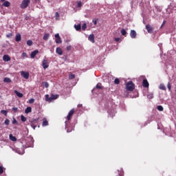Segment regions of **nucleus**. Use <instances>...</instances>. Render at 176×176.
<instances>
[{
    "instance_id": "obj_1",
    "label": "nucleus",
    "mask_w": 176,
    "mask_h": 176,
    "mask_svg": "<svg viewBox=\"0 0 176 176\" xmlns=\"http://www.w3.org/2000/svg\"><path fill=\"white\" fill-rule=\"evenodd\" d=\"M126 91H133L135 89V85L133 81H129L126 83Z\"/></svg>"
},
{
    "instance_id": "obj_2",
    "label": "nucleus",
    "mask_w": 176,
    "mask_h": 176,
    "mask_svg": "<svg viewBox=\"0 0 176 176\" xmlns=\"http://www.w3.org/2000/svg\"><path fill=\"white\" fill-rule=\"evenodd\" d=\"M38 122H39V118L32 119L30 120V126L31 127H32L34 130L36 129V126H38Z\"/></svg>"
},
{
    "instance_id": "obj_3",
    "label": "nucleus",
    "mask_w": 176,
    "mask_h": 176,
    "mask_svg": "<svg viewBox=\"0 0 176 176\" xmlns=\"http://www.w3.org/2000/svg\"><path fill=\"white\" fill-rule=\"evenodd\" d=\"M30 3L31 0H23L20 6L21 9H26V8H28Z\"/></svg>"
},
{
    "instance_id": "obj_4",
    "label": "nucleus",
    "mask_w": 176,
    "mask_h": 176,
    "mask_svg": "<svg viewBox=\"0 0 176 176\" xmlns=\"http://www.w3.org/2000/svg\"><path fill=\"white\" fill-rule=\"evenodd\" d=\"M42 65L44 69L49 68V63L47 62V59L46 58L43 60Z\"/></svg>"
},
{
    "instance_id": "obj_5",
    "label": "nucleus",
    "mask_w": 176,
    "mask_h": 176,
    "mask_svg": "<svg viewBox=\"0 0 176 176\" xmlns=\"http://www.w3.org/2000/svg\"><path fill=\"white\" fill-rule=\"evenodd\" d=\"M74 113H75V110L72 109V110L69 111L67 116V120H71V119L72 118V116H74Z\"/></svg>"
},
{
    "instance_id": "obj_6",
    "label": "nucleus",
    "mask_w": 176,
    "mask_h": 176,
    "mask_svg": "<svg viewBox=\"0 0 176 176\" xmlns=\"http://www.w3.org/2000/svg\"><path fill=\"white\" fill-rule=\"evenodd\" d=\"M21 75L23 76V78H24V79H28L30 78V73L27 72H21Z\"/></svg>"
},
{
    "instance_id": "obj_7",
    "label": "nucleus",
    "mask_w": 176,
    "mask_h": 176,
    "mask_svg": "<svg viewBox=\"0 0 176 176\" xmlns=\"http://www.w3.org/2000/svg\"><path fill=\"white\" fill-rule=\"evenodd\" d=\"M146 30H147L148 34H152V32H153V28H152V26H151V25L149 24H147L146 25Z\"/></svg>"
},
{
    "instance_id": "obj_8",
    "label": "nucleus",
    "mask_w": 176,
    "mask_h": 176,
    "mask_svg": "<svg viewBox=\"0 0 176 176\" xmlns=\"http://www.w3.org/2000/svg\"><path fill=\"white\" fill-rule=\"evenodd\" d=\"M130 36L132 39H135V38H137V32L135 30H131Z\"/></svg>"
},
{
    "instance_id": "obj_9",
    "label": "nucleus",
    "mask_w": 176,
    "mask_h": 176,
    "mask_svg": "<svg viewBox=\"0 0 176 176\" xmlns=\"http://www.w3.org/2000/svg\"><path fill=\"white\" fill-rule=\"evenodd\" d=\"M142 86L143 87H149V82L146 78L144 79L142 81Z\"/></svg>"
},
{
    "instance_id": "obj_10",
    "label": "nucleus",
    "mask_w": 176,
    "mask_h": 176,
    "mask_svg": "<svg viewBox=\"0 0 176 176\" xmlns=\"http://www.w3.org/2000/svg\"><path fill=\"white\" fill-rule=\"evenodd\" d=\"M38 53H39V51L38 50H36L33 52H32L30 57L31 58H35V56H36V54H38Z\"/></svg>"
},
{
    "instance_id": "obj_11",
    "label": "nucleus",
    "mask_w": 176,
    "mask_h": 176,
    "mask_svg": "<svg viewBox=\"0 0 176 176\" xmlns=\"http://www.w3.org/2000/svg\"><path fill=\"white\" fill-rule=\"evenodd\" d=\"M56 53L57 54H59V56H63V50L58 47L56 48Z\"/></svg>"
},
{
    "instance_id": "obj_12",
    "label": "nucleus",
    "mask_w": 176,
    "mask_h": 176,
    "mask_svg": "<svg viewBox=\"0 0 176 176\" xmlns=\"http://www.w3.org/2000/svg\"><path fill=\"white\" fill-rule=\"evenodd\" d=\"M88 39H89V41H90V42H91L92 43H94V42H96L95 41V40H94V34H90L89 36V37H88Z\"/></svg>"
},
{
    "instance_id": "obj_13",
    "label": "nucleus",
    "mask_w": 176,
    "mask_h": 176,
    "mask_svg": "<svg viewBox=\"0 0 176 176\" xmlns=\"http://www.w3.org/2000/svg\"><path fill=\"white\" fill-rule=\"evenodd\" d=\"M2 6H4L5 8H9V6H10V2L6 1L3 3Z\"/></svg>"
},
{
    "instance_id": "obj_14",
    "label": "nucleus",
    "mask_w": 176,
    "mask_h": 176,
    "mask_svg": "<svg viewBox=\"0 0 176 176\" xmlns=\"http://www.w3.org/2000/svg\"><path fill=\"white\" fill-rule=\"evenodd\" d=\"M3 61H10V56L9 55H3Z\"/></svg>"
},
{
    "instance_id": "obj_15",
    "label": "nucleus",
    "mask_w": 176,
    "mask_h": 176,
    "mask_svg": "<svg viewBox=\"0 0 176 176\" xmlns=\"http://www.w3.org/2000/svg\"><path fill=\"white\" fill-rule=\"evenodd\" d=\"M16 42H20L21 41V35L20 34H17L15 38Z\"/></svg>"
},
{
    "instance_id": "obj_16",
    "label": "nucleus",
    "mask_w": 176,
    "mask_h": 176,
    "mask_svg": "<svg viewBox=\"0 0 176 176\" xmlns=\"http://www.w3.org/2000/svg\"><path fill=\"white\" fill-rule=\"evenodd\" d=\"M58 98V95L52 94L50 96L51 101H53V100H57Z\"/></svg>"
},
{
    "instance_id": "obj_17",
    "label": "nucleus",
    "mask_w": 176,
    "mask_h": 176,
    "mask_svg": "<svg viewBox=\"0 0 176 176\" xmlns=\"http://www.w3.org/2000/svg\"><path fill=\"white\" fill-rule=\"evenodd\" d=\"M14 93L16 94V96H17V97H19V98H22L23 97V94L22 93H20L19 92V91H14Z\"/></svg>"
},
{
    "instance_id": "obj_18",
    "label": "nucleus",
    "mask_w": 176,
    "mask_h": 176,
    "mask_svg": "<svg viewBox=\"0 0 176 176\" xmlns=\"http://www.w3.org/2000/svg\"><path fill=\"white\" fill-rule=\"evenodd\" d=\"M9 138L10 140V141H17V138H16V137L13 136L12 134H10Z\"/></svg>"
},
{
    "instance_id": "obj_19",
    "label": "nucleus",
    "mask_w": 176,
    "mask_h": 176,
    "mask_svg": "<svg viewBox=\"0 0 176 176\" xmlns=\"http://www.w3.org/2000/svg\"><path fill=\"white\" fill-rule=\"evenodd\" d=\"M50 36V34L49 33L45 34L43 36V39L44 41H47V39H49V37Z\"/></svg>"
},
{
    "instance_id": "obj_20",
    "label": "nucleus",
    "mask_w": 176,
    "mask_h": 176,
    "mask_svg": "<svg viewBox=\"0 0 176 176\" xmlns=\"http://www.w3.org/2000/svg\"><path fill=\"white\" fill-rule=\"evenodd\" d=\"M3 82L5 83H10V82H12V80L10 78H8V77H6L3 79Z\"/></svg>"
},
{
    "instance_id": "obj_21",
    "label": "nucleus",
    "mask_w": 176,
    "mask_h": 176,
    "mask_svg": "<svg viewBox=\"0 0 176 176\" xmlns=\"http://www.w3.org/2000/svg\"><path fill=\"white\" fill-rule=\"evenodd\" d=\"M32 111V108H31L30 107H28L25 109V113H30V112Z\"/></svg>"
},
{
    "instance_id": "obj_22",
    "label": "nucleus",
    "mask_w": 176,
    "mask_h": 176,
    "mask_svg": "<svg viewBox=\"0 0 176 176\" xmlns=\"http://www.w3.org/2000/svg\"><path fill=\"white\" fill-rule=\"evenodd\" d=\"M74 28L76 30V31H80V28H82V27L80 26V24L74 25Z\"/></svg>"
},
{
    "instance_id": "obj_23",
    "label": "nucleus",
    "mask_w": 176,
    "mask_h": 176,
    "mask_svg": "<svg viewBox=\"0 0 176 176\" xmlns=\"http://www.w3.org/2000/svg\"><path fill=\"white\" fill-rule=\"evenodd\" d=\"M21 122H27V118H25L23 115L21 116Z\"/></svg>"
},
{
    "instance_id": "obj_24",
    "label": "nucleus",
    "mask_w": 176,
    "mask_h": 176,
    "mask_svg": "<svg viewBox=\"0 0 176 176\" xmlns=\"http://www.w3.org/2000/svg\"><path fill=\"white\" fill-rule=\"evenodd\" d=\"M160 90H166V86H164V84H160Z\"/></svg>"
},
{
    "instance_id": "obj_25",
    "label": "nucleus",
    "mask_w": 176,
    "mask_h": 176,
    "mask_svg": "<svg viewBox=\"0 0 176 176\" xmlns=\"http://www.w3.org/2000/svg\"><path fill=\"white\" fill-rule=\"evenodd\" d=\"M1 113H2L5 116H8V111L6 110H1Z\"/></svg>"
},
{
    "instance_id": "obj_26",
    "label": "nucleus",
    "mask_w": 176,
    "mask_h": 176,
    "mask_svg": "<svg viewBox=\"0 0 176 176\" xmlns=\"http://www.w3.org/2000/svg\"><path fill=\"white\" fill-rule=\"evenodd\" d=\"M56 43H62L61 37H59L58 38H56Z\"/></svg>"
},
{
    "instance_id": "obj_27",
    "label": "nucleus",
    "mask_w": 176,
    "mask_h": 176,
    "mask_svg": "<svg viewBox=\"0 0 176 176\" xmlns=\"http://www.w3.org/2000/svg\"><path fill=\"white\" fill-rule=\"evenodd\" d=\"M121 34H122V35L123 36H124V35H126V34H127V32L126 31V30L122 29V30H121Z\"/></svg>"
},
{
    "instance_id": "obj_28",
    "label": "nucleus",
    "mask_w": 176,
    "mask_h": 176,
    "mask_svg": "<svg viewBox=\"0 0 176 176\" xmlns=\"http://www.w3.org/2000/svg\"><path fill=\"white\" fill-rule=\"evenodd\" d=\"M32 44H33L32 41L28 40V41H27V45H28V46H32Z\"/></svg>"
},
{
    "instance_id": "obj_29",
    "label": "nucleus",
    "mask_w": 176,
    "mask_h": 176,
    "mask_svg": "<svg viewBox=\"0 0 176 176\" xmlns=\"http://www.w3.org/2000/svg\"><path fill=\"white\" fill-rule=\"evenodd\" d=\"M43 85H44L45 89H47V87H49V82H43Z\"/></svg>"
},
{
    "instance_id": "obj_30",
    "label": "nucleus",
    "mask_w": 176,
    "mask_h": 176,
    "mask_svg": "<svg viewBox=\"0 0 176 176\" xmlns=\"http://www.w3.org/2000/svg\"><path fill=\"white\" fill-rule=\"evenodd\" d=\"M147 98H149V100H152V98H153V94H148L147 95Z\"/></svg>"
},
{
    "instance_id": "obj_31",
    "label": "nucleus",
    "mask_w": 176,
    "mask_h": 176,
    "mask_svg": "<svg viewBox=\"0 0 176 176\" xmlns=\"http://www.w3.org/2000/svg\"><path fill=\"white\" fill-rule=\"evenodd\" d=\"M114 83L115 85H119V83H120V80H119V78H116L114 80Z\"/></svg>"
},
{
    "instance_id": "obj_32",
    "label": "nucleus",
    "mask_w": 176,
    "mask_h": 176,
    "mask_svg": "<svg viewBox=\"0 0 176 176\" xmlns=\"http://www.w3.org/2000/svg\"><path fill=\"white\" fill-rule=\"evenodd\" d=\"M45 100L47 101H49L50 102L52 101V99H50V97L49 96V95H45Z\"/></svg>"
},
{
    "instance_id": "obj_33",
    "label": "nucleus",
    "mask_w": 176,
    "mask_h": 176,
    "mask_svg": "<svg viewBox=\"0 0 176 176\" xmlns=\"http://www.w3.org/2000/svg\"><path fill=\"white\" fill-rule=\"evenodd\" d=\"M157 109L158 111H162L164 109L163 106L162 105L157 106Z\"/></svg>"
},
{
    "instance_id": "obj_34",
    "label": "nucleus",
    "mask_w": 176,
    "mask_h": 176,
    "mask_svg": "<svg viewBox=\"0 0 176 176\" xmlns=\"http://www.w3.org/2000/svg\"><path fill=\"white\" fill-rule=\"evenodd\" d=\"M98 21V19H94L92 20V22L94 23V25H97Z\"/></svg>"
},
{
    "instance_id": "obj_35",
    "label": "nucleus",
    "mask_w": 176,
    "mask_h": 176,
    "mask_svg": "<svg viewBox=\"0 0 176 176\" xmlns=\"http://www.w3.org/2000/svg\"><path fill=\"white\" fill-rule=\"evenodd\" d=\"M87 28V25H86V23H84L82 26V31H85Z\"/></svg>"
},
{
    "instance_id": "obj_36",
    "label": "nucleus",
    "mask_w": 176,
    "mask_h": 176,
    "mask_svg": "<svg viewBox=\"0 0 176 176\" xmlns=\"http://www.w3.org/2000/svg\"><path fill=\"white\" fill-rule=\"evenodd\" d=\"M49 124V122H47L46 120H44L43 122V126H47Z\"/></svg>"
},
{
    "instance_id": "obj_37",
    "label": "nucleus",
    "mask_w": 176,
    "mask_h": 176,
    "mask_svg": "<svg viewBox=\"0 0 176 176\" xmlns=\"http://www.w3.org/2000/svg\"><path fill=\"white\" fill-rule=\"evenodd\" d=\"M96 89H102V87L101 86L100 82H99L96 85Z\"/></svg>"
},
{
    "instance_id": "obj_38",
    "label": "nucleus",
    "mask_w": 176,
    "mask_h": 176,
    "mask_svg": "<svg viewBox=\"0 0 176 176\" xmlns=\"http://www.w3.org/2000/svg\"><path fill=\"white\" fill-rule=\"evenodd\" d=\"M4 123H5V124H6V126H9L10 121L8 119H6L4 122Z\"/></svg>"
},
{
    "instance_id": "obj_39",
    "label": "nucleus",
    "mask_w": 176,
    "mask_h": 176,
    "mask_svg": "<svg viewBox=\"0 0 176 176\" xmlns=\"http://www.w3.org/2000/svg\"><path fill=\"white\" fill-rule=\"evenodd\" d=\"M75 74H69V79H74Z\"/></svg>"
},
{
    "instance_id": "obj_40",
    "label": "nucleus",
    "mask_w": 176,
    "mask_h": 176,
    "mask_svg": "<svg viewBox=\"0 0 176 176\" xmlns=\"http://www.w3.org/2000/svg\"><path fill=\"white\" fill-rule=\"evenodd\" d=\"M22 57H23V58H27V57H28V56H27V53H25V52H23V53H22Z\"/></svg>"
},
{
    "instance_id": "obj_41",
    "label": "nucleus",
    "mask_w": 176,
    "mask_h": 176,
    "mask_svg": "<svg viewBox=\"0 0 176 176\" xmlns=\"http://www.w3.org/2000/svg\"><path fill=\"white\" fill-rule=\"evenodd\" d=\"M12 111L14 112V113H16L17 111H19V109L17 107H13Z\"/></svg>"
},
{
    "instance_id": "obj_42",
    "label": "nucleus",
    "mask_w": 176,
    "mask_h": 176,
    "mask_svg": "<svg viewBox=\"0 0 176 176\" xmlns=\"http://www.w3.org/2000/svg\"><path fill=\"white\" fill-rule=\"evenodd\" d=\"M77 6L78 8H82V1H78V3H77Z\"/></svg>"
},
{
    "instance_id": "obj_43",
    "label": "nucleus",
    "mask_w": 176,
    "mask_h": 176,
    "mask_svg": "<svg viewBox=\"0 0 176 176\" xmlns=\"http://www.w3.org/2000/svg\"><path fill=\"white\" fill-rule=\"evenodd\" d=\"M12 36H13V34H12V33H9V34H8L6 35V37H7V38H12Z\"/></svg>"
},
{
    "instance_id": "obj_44",
    "label": "nucleus",
    "mask_w": 176,
    "mask_h": 176,
    "mask_svg": "<svg viewBox=\"0 0 176 176\" xmlns=\"http://www.w3.org/2000/svg\"><path fill=\"white\" fill-rule=\"evenodd\" d=\"M35 100L34 98H32L29 100L30 104H34Z\"/></svg>"
},
{
    "instance_id": "obj_45",
    "label": "nucleus",
    "mask_w": 176,
    "mask_h": 176,
    "mask_svg": "<svg viewBox=\"0 0 176 176\" xmlns=\"http://www.w3.org/2000/svg\"><path fill=\"white\" fill-rule=\"evenodd\" d=\"M0 174H3V167L0 166Z\"/></svg>"
},
{
    "instance_id": "obj_46",
    "label": "nucleus",
    "mask_w": 176,
    "mask_h": 176,
    "mask_svg": "<svg viewBox=\"0 0 176 176\" xmlns=\"http://www.w3.org/2000/svg\"><path fill=\"white\" fill-rule=\"evenodd\" d=\"M167 87H168V90H171V84H170V82L168 83Z\"/></svg>"
},
{
    "instance_id": "obj_47",
    "label": "nucleus",
    "mask_w": 176,
    "mask_h": 176,
    "mask_svg": "<svg viewBox=\"0 0 176 176\" xmlns=\"http://www.w3.org/2000/svg\"><path fill=\"white\" fill-rule=\"evenodd\" d=\"M116 42H120V38H115Z\"/></svg>"
},
{
    "instance_id": "obj_48",
    "label": "nucleus",
    "mask_w": 176,
    "mask_h": 176,
    "mask_svg": "<svg viewBox=\"0 0 176 176\" xmlns=\"http://www.w3.org/2000/svg\"><path fill=\"white\" fill-rule=\"evenodd\" d=\"M55 38H56V39L60 38V34H55Z\"/></svg>"
},
{
    "instance_id": "obj_49",
    "label": "nucleus",
    "mask_w": 176,
    "mask_h": 176,
    "mask_svg": "<svg viewBox=\"0 0 176 176\" xmlns=\"http://www.w3.org/2000/svg\"><path fill=\"white\" fill-rule=\"evenodd\" d=\"M16 123H17V120H16V119L14 118V120H12V124H16Z\"/></svg>"
},
{
    "instance_id": "obj_50",
    "label": "nucleus",
    "mask_w": 176,
    "mask_h": 176,
    "mask_svg": "<svg viewBox=\"0 0 176 176\" xmlns=\"http://www.w3.org/2000/svg\"><path fill=\"white\" fill-rule=\"evenodd\" d=\"M71 48H72V47H71V45H69V46L67 47V50L69 51V50H71Z\"/></svg>"
},
{
    "instance_id": "obj_51",
    "label": "nucleus",
    "mask_w": 176,
    "mask_h": 176,
    "mask_svg": "<svg viewBox=\"0 0 176 176\" xmlns=\"http://www.w3.org/2000/svg\"><path fill=\"white\" fill-rule=\"evenodd\" d=\"M56 17H60V14H58V12H56Z\"/></svg>"
},
{
    "instance_id": "obj_52",
    "label": "nucleus",
    "mask_w": 176,
    "mask_h": 176,
    "mask_svg": "<svg viewBox=\"0 0 176 176\" xmlns=\"http://www.w3.org/2000/svg\"><path fill=\"white\" fill-rule=\"evenodd\" d=\"M67 133H71L72 130L69 131V129L67 130Z\"/></svg>"
},
{
    "instance_id": "obj_53",
    "label": "nucleus",
    "mask_w": 176,
    "mask_h": 176,
    "mask_svg": "<svg viewBox=\"0 0 176 176\" xmlns=\"http://www.w3.org/2000/svg\"><path fill=\"white\" fill-rule=\"evenodd\" d=\"M80 107H82V104H78V108H80Z\"/></svg>"
},
{
    "instance_id": "obj_54",
    "label": "nucleus",
    "mask_w": 176,
    "mask_h": 176,
    "mask_svg": "<svg viewBox=\"0 0 176 176\" xmlns=\"http://www.w3.org/2000/svg\"><path fill=\"white\" fill-rule=\"evenodd\" d=\"M6 0H1V2H5Z\"/></svg>"
},
{
    "instance_id": "obj_55",
    "label": "nucleus",
    "mask_w": 176,
    "mask_h": 176,
    "mask_svg": "<svg viewBox=\"0 0 176 176\" xmlns=\"http://www.w3.org/2000/svg\"><path fill=\"white\" fill-rule=\"evenodd\" d=\"M164 23H166V21H164V23H163V24H164Z\"/></svg>"
}]
</instances>
